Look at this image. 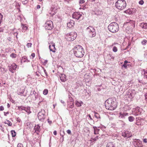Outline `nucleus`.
I'll list each match as a JSON object with an SVG mask.
<instances>
[{"label":"nucleus","instance_id":"e2e57ef3","mask_svg":"<svg viewBox=\"0 0 147 147\" xmlns=\"http://www.w3.org/2000/svg\"><path fill=\"white\" fill-rule=\"evenodd\" d=\"M9 112L8 111L7 112H4V115L5 116H7V114H9Z\"/></svg>","mask_w":147,"mask_h":147},{"label":"nucleus","instance_id":"338daca9","mask_svg":"<svg viewBox=\"0 0 147 147\" xmlns=\"http://www.w3.org/2000/svg\"><path fill=\"white\" fill-rule=\"evenodd\" d=\"M109 56L111 58V59H114V57H113V56L111 54H109Z\"/></svg>","mask_w":147,"mask_h":147},{"label":"nucleus","instance_id":"2eb2a0df","mask_svg":"<svg viewBox=\"0 0 147 147\" xmlns=\"http://www.w3.org/2000/svg\"><path fill=\"white\" fill-rule=\"evenodd\" d=\"M143 120V119L141 117H137L136 118V125H141V121Z\"/></svg>","mask_w":147,"mask_h":147},{"label":"nucleus","instance_id":"7c9ffc66","mask_svg":"<svg viewBox=\"0 0 147 147\" xmlns=\"http://www.w3.org/2000/svg\"><path fill=\"white\" fill-rule=\"evenodd\" d=\"M44 100L43 98L42 97L40 98L39 99V102L38 105L39 106H41L42 105H40V103L43 102Z\"/></svg>","mask_w":147,"mask_h":147},{"label":"nucleus","instance_id":"603ef678","mask_svg":"<svg viewBox=\"0 0 147 147\" xmlns=\"http://www.w3.org/2000/svg\"><path fill=\"white\" fill-rule=\"evenodd\" d=\"M28 0H25L24 1H22V3L23 4H26L28 3Z\"/></svg>","mask_w":147,"mask_h":147},{"label":"nucleus","instance_id":"f8f14e48","mask_svg":"<svg viewBox=\"0 0 147 147\" xmlns=\"http://www.w3.org/2000/svg\"><path fill=\"white\" fill-rule=\"evenodd\" d=\"M142 111V109L138 107L133 111V114L135 116L140 115L141 114V111Z\"/></svg>","mask_w":147,"mask_h":147},{"label":"nucleus","instance_id":"37998d69","mask_svg":"<svg viewBox=\"0 0 147 147\" xmlns=\"http://www.w3.org/2000/svg\"><path fill=\"white\" fill-rule=\"evenodd\" d=\"M131 90H129L127 92V94L129 97V96H131Z\"/></svg>","mask_w":147,"mask_h":147},{"label":"nucleus","instance_id":"39448f33","mask_svg":"<svg viewBox=\"0 0 147 147\" xmlns=\"http://www.w3.org/2000/svg\"><path fill=\"white\" fill-rule=\"evenodd\" d=\"M77 36V34L75 32H72L67 33L65 36V39L68 41H71L74 40Z\"/></svg>","mask_w":147,"mask_h":147},{"label":"nucleus","instance_id":"6ab92c4d","mask_svg":"<svg viewBox=\"0 0 147 147\" xmlns=\"http://www.w3.org/2000/svg\"><path fill=\"white\" fill-rule=\"evenodd\" d=\"M83 104V102L82 101H78L76 100L75 101V105L77 107H80L82 106V104Z\"/></svg>","mask_w":147,"mask_h":147},{"label":"nucleus","instance_id":"4d7b16f0","mask_svg":"<svg viewBox=\"0 0 147 147\" xmlns=\"http://www.w3.org/2000/svg\"><path fill=\"white\" fill-rule=\"evenodd\" d=\"M67 132L69 134H71V132L70 130L68 129L67 130Z\"/></svg>","mask_w":147,"mask_h":147},{"label":"nucleus","instance_id":"8fccbe9b","mask_svg":"<svg viewBox=\"0 0 147 147\" xmlns=\"http://www.w3.org/2000/svg\"><path fill=\"white\" fill-rule=\"evenodd\" d=\"M32 45V44L31 43H28L26 45V46L28 48L31 47Z\"/></svg>","mask_w":147,"mask_h":147},{"label":"nucleus","instance_id":"c85d7f7f","mask_svg":"<svg viewBox=\"0 0 147 147\" xmlns=\"http://www.w3.org/2000/svg\"><path fill=\"white\" fill-rule=\"evenodd\" d=\"M67 106L69 107V108L72 109L74 107V103L70 102L69 103V102H68L67 105Z\"/></svg>","mask_w":147,"mask_h":147},{"label":"nucleus","instance_id":"052dcab7","mask_svg":"<svg viewBox=\"0 0 147 147\" xmlns=\"http://www.w3.org/2000/svg\"><path fill=\"white\" fill-rule=\"evenodd\" d=\"M31 56L32 57V59H33L35 56V54L34 53H32Z\"/></svg>","mask_w":147,"mask_h":147},{"label":"nucleus","instance_id":"a878e982","mask_svg":"<svg viewBox=\"0 0 147 147\" xmlns=\"http://www.w3.org/2000/svg\"><path fill=\"white\" fill-rule=\"evenodd\" d=\"M57 9V7L56 6H54V5H52L51 7V10L52 11H54L55 13L56 12Z\"/></svg>","mask_w":147,"mask_h":147},{"label":"nucleus","instance_id":"4be33fe9","mask_svg":"<svg viewBox=\"0 0 147 147\" xmlns=\"http://www.w3.org/2000/svg\"><path fill=\"white\" fill-rule=\"evenodd\" d=\"M21 26L22 27V32H24L28 29V27L26 24H21Z\"/></svg>","mask_w":147,"mask_h":147},{"label":"nucleus","instance_id":"680f3d73","mask_svg":"<svg viewBox=\"0 0 147 147\" xmlns=\"http://www.w3.org/2000/svg\"><path fill=\"white\" fill-rule=\"evenodd\" d=\"M122 67H124L125 68H126L127 67V65L126 64H125L124 63V64L122 65Z\"/></svg>","mask_w":147,"mask_h":147},{"label":"nucleus","instance_id":"a211bd4d","mask_svg":"<svg viewBox=\"0 0 147 147\" xmlns=\"http://www.w3.org/2000/svg\"><path fill=\"white\" fill-rule=\"evenodd\" d=\"M140 26L142 28L145 29H147V23H142L140 24Z\"/></svg>","mask_w":147,"mask_h":147},{"label":"nucleus","instance_id":"58836bf2","mask_svg":"<svg viewBox=\"0 0 147 147\" xmlns=\"http://www.w3.org/2000/svg\"><path fill=\"white\" fill-rule=\"evenodd\" d=\"M69 96V100L71 102H74L73 101L74 100L72 97H71V95H69L68 96Z\"/></svg>","mask_w":147,"mask_h":147},{"label":"nucleus","instance_id":"0eeeda50","mask_svg":"<svg viewBox=\"0 0 147 147\" xmlns=\"http://www.w3.org/2000/svg\"><path fill=\"white\" fill-rule=\"evenodd\" d=\"M45 24V28L47 30H51L53 27V22L51 20H49L46 22Z\"/></svg>","mask_w":147,"mask_h":147},{"label":"nucleus","instance_id":"72a5a7b5","mask_svg":"<svg viewBox=\"0 0 147 147\" xmlns=\"http://www.w3.org/2000/svg\"><path fill=\"white\" fill-rule=\"evenodd\" d=\"M24 108L25 107L23 106L18 107V109L21 111L24 110Z\"/></svg>","mask_w":147,"mask_h":147},{"label":"nucleus","instance_id":"5701e85b","mask_svg":"<svg viewBox=\"0 0 147 147\" xmlns=\"http://www.w3.org/2000/svg\"><path fill=\"white\" fill-rule=\"evenodd\" d=\"M24 111H25L28 114L30 113H31V111H30V107L29 106L27 107H25Z\"/></svg>","mask_w":147,"mask_h":147},{"label":"nucleus","instance_id":"774afa93","mask_svg":"<svg viewBox=\"0 0 147 147\" xmlns=\"http://www.w3.org/2000/svg\"><path fill=\"white\" fill-rule=\"evenodd\" d=\"M143 142L145 143L147 142V139L146 138H144L143 139Z\"/></svg>","mask_w":147,"mask_h":147},{"label":"nucleus","instance_id":"49530a36","mask_svg":"<svg viewBox=\"0 0 147 147\" xmlns=\"http://www.w3.org/2000/svg\"><path fill=\"white\" fill-rule=\"evenodd\" d=\"M6 120L8 123H7V124H8V125L9 126H11L12 125V123L11 122L7 120Z\"/></svg>","mask_w":147,"mask_h":147},{"label":"nucleus","instance_id":"b1692460","mask_svg":"<svg viewBox=\"0 0 147 147\" xmlns=\"http://www.w3.org/2000/svg\"><path fill=\"white\" fill-rule=\"evenodd\" d=\"M93 128L94 130V134H98V131L100 130V129L97 128L96 126H94Z\"/></svg>","mask_w":147,"mask_h":147},{"label":"nucleus","instance_id":"69168bd1","mask_svg":"<svg viewBox=\"0 0 147 147\" xmlns=\"http://www.w3.org/2000/svg\"><path fill=\"white\" fill-rule=\"evenodd\" d=\"M145 99L146 101L147 102V92L145 94Z\"/></svg>","mask_w":147,"mask_h":147},{"label":"nucleus","instance_id":"473e14b6","mask_svg":"<svg viewBox=\"0 0 147 147\" xmlns=\"http://www.w3.org/2000/svg\"><path fill=\"white\" fill-rule=\"evenodd\" d=\"M11 133L12 137H15L16 135V133L14 130H11Z\"/></svg>","mask_w":147,"mask_h":147},{"label":"nucleus","instance_id":"c756f323","mask_svg":"<svg viewBox=\"0 0 147 147\" xmlns=\"http://www.w3.org/2000/svg\"><path fill=\"white\" fill-rule=\"evenodd\" d=\"M139 141L140 142L138 143H136V146H135L136 147H143L142 142L141 141Z\"/></svg>","mask_w":147,"mask_h":147},{"label":"nucleus","instance_id":"423d86ee","mask_svg":"<svg viewBox=\"0 0 147 147\" xmlns=\"http://www.w3.org/2000/svg\"><path fill=\"white\" fill-rule=\"evenodd\" d=\"M45 111L44 109H41L40 111L39 112L38 114V119L41 121L43 122L46 118L45 115Z\"/></svg>","mask_w":147,"mask_h":147},{"label":"nucleus","instance_id":"6e6d98bb","mask_svg":"<svg viewBox=\"0 0 147 147\" xmlns=\"http://www.w3.org/2000/svg\"><path fill=\"white\" fill-rule=\"evenodd\" d=\"M17 146L18 147H23V144L21 143L18 144Z\"/></svg>","mask_w":147,"mask_h":147},{"label":"nucleus","instance_id":"3c124183","mask_svg":"<svg viewBox=\"0 0 147 147\" xmlns=\"http://www.w3.org/2000/svg\"><path fill=\"white\" fill-rule=\"evenodd\" d=\"M139 3L140 5H142L144 3V1L143 0H140L139 2Z\"/></svg>","mask_w":147,"mask_h":147},{"label":"nucleus","instance_id":"c03bdc74","mask_svg":"<svg viewBox=\"0 0 147 147\" xmlns=\"http://www.w3.org/2000/svg\"><path fill=\"white\" fill-rule=\"evenodd\" d=\"M147 42V40H143L141 42V43L143 45H146Z\"/></svg>","mask_w":147,"mask_h":147},{"label":"nucleus","instance_id":"9d476101","mask_svg":"<svg viewBox=\"0 0 147 147\" xmlns=\"http://www.w3.org/2000/svg\"><path fill=\"white\" fill-rule=\"evenodd\" d=\"M72 18L77 20H78L82 16L80 12H75L72 14Z\"/></svg>","mask_w":147,"mask_h":147},{"label":"nucleus","instance_id":"7ed1b4c3","mask_svg":"<svg viewBox=\"0 0 147 147\" xmlns=\"http://www.w3.org/2000/svg\"><path fill=\"white\" fill-rule=\"evenodd\" d=\"M108 28L110 32L113 33L117 32L119 30L118 25L116 22L111 23L108 26Z\"/></svg>","mask_w":147,"mask_h":147},{"label":"nucleus","instance_id":"20e7f679","mask_svg":"<svg viewBox=\"0 0 147 147\" xmlns=\"http://www.w3.org/2000/svg\"><path fill=\"white\" fill-rule=\"evenodd\" d=\"M115 5L118 9L122 10L126 7V4L125 0H118L116 2Z\"/></svg>","mask_w":147,"mask_h":147},{"label":"nucleus","instance_id":"09e8293b","mask_svg":"<svg viewBox=\"0 0 147 147\" xmlns=\"http://www.w3.org/2000/svg\"><path fill=\"white\" fill-rule=\"evenodd\" d=\"M130 23L132 24H133V28H134L135 27V22L134 21H131Z\"/></svg>","mask_w":147,"mask_h":147},{"label":"nucleus","instance_id":"ea45409f","mask_svg":"<svg viewBox=\"0 0 147 147\" xmlns=\"http://www.w3.org/2000/svg\"><path fill=\"white\" fill-rule=\"evenodd\" d=\"M48 90L47 89H45L43 91V94L45 95H46L48 93Z\"/></svg>","mask_w":147,"mask_h":147},{"label":"nucleus","instance_id":"a18cd8bd","mask_svg":"<svg viewBox=\"0 0 147 147\" xmlns=\"http://www.w3.org/2000/svg\"><path fill=\"white\" fill-rule=\"evenodd\" d=\"M113 51L115 52H116L117 51V49L115 46L113 47Z\"/></svg>","mask_w":147,"mask_h":147},{"label":"nucleus","instance_id":"ddd939ff","mask_svg":"<svg viewBox=\"0 0 147 147\" xmlns=\"http://www.w3.org/2000/svg\"><path fill=\"white\" fill-rule=\"evenodd\" d=\"M34 129L35 132L37 134H38L39 132L41 131L40 126L38 124L36 125L34 127Z\"/></svg>","mask_w":147,"mask_h":147},{"label":"nucleus","instance_id":"6e6552de","mask_svg":"<svg viewBox=\"0 0 147 147\" xmlns=\"http://www.w3.org/2000/svg\"><path fill=\"white\" fill-rule=\"evenodd\" d=\"M87 32L89 33H92V37H94L96 35V33L95 29L91 26H89L87 27L86 29Z\"/></svg>","mask_w":147,"mask_h":147},{"label":"nucleus","instance_id":"0e129e2a","mask_svg":"<svg viewBox=\"0 0 147 147\" xmlns=\"http://www.w3.org/2000/svg\"><path fill=\"white\" fill-rule=\"evenodd\" d=\"M3 18V15L0 13V20H2Z\"/></svg>","mask_w":147,"mask_h":147},{"label":"nucleus","instance_id":"393cba45","mask_svg":"<svg viewBox=\"0 0 147 147\" xmlns=\"http://www.w3.org/2000/svg\"><path fill=\"white\" fill-rule=\"evenodd\" d=\"M25 91V90L24 89H22L20 90V91L18 92V95H20L21 96H25L24 92Z\"/></svg>","mask_w":147,"mask_h":147},{"label":"nucleus","instance_id":"864d4df0","mask_svg":"<svg viewBox=\"0 0 147 147\" xmlns=\"http://www.w3.org/2000/svg\"><path fill=\"white\" fill-rule=\"evenodd\" d=\"M144 57L145 60L146 61H147V53H146L144 54Z\"/></svg>","mask_w":147,"mask_h":147},{"label":"nucleus","instance_id":"412c9836","mask_svg":"<svg viewBox=\"0 0 147 147\" xmlns=\"http://www.w3.org/2000/svg\"><path fill=\"white\" fill-rule=\"evenodd\" d=\"M119 117L122 118H125V117L127 116L128 115V113H119Z\"/></svg>","mask_w":147,"mask_h":147},{"label":"nucleus","instance_id":"a19ab883","mask_svg":"<svg viewBox=\"0 0 147 147\" xmlns=\"http://www.w3.org/2000/svg\"><path fill=\"white\" fill-rule=\"evenodd\" d=\"M16 8L17 9H19V10H20V5H19V3L17 2H16Z\"/></svg>","mask_w":147,"mask_h":147},{"label":"nucleus","instance_id":"e433bc0d","mask_svg":"<svg viewBox=\"0 0 147 147\" xmlns=\"http://www.w3.org/2000/svg\"><path fill=\"white\" fill-rule=\"evenodd\" d=\"M10 56L12 58H16L17 57V55L14 53H12L10 54Z\"/></svg>","mask_w":147,"mask_h":147},{"label":"nucleus","instance_id":"9b49d317","mask_svg":"<svg viewBox=\"0 0 147 147\" xmlns=\"http://www.w3.org/2000/svg\"><path fill=\"white\" fill-rule=\"evenodd\" d=\"M121 135L124 137L127 138H130L132 136L131 133L127 130L124 131L123 132Z\"/></svg>","mask_w":147,"mask_h":147},{"label":"nucleus","instance_id":"de8ad7c7","mask_svg":"<svg viewBox=\"0 0 147 147\" xmlns=\"http://www.w3.org/2000/svg\"><path fill=\"white\" fill-rule=\"evenodd\" d=\"M35 96V100H36V99L39 97V95L37 93L36 94L34 95Z\"/></svg>","mask_w":147,"mask_h":147},{"label":"nucleus","instance_id":"cd10ccee","mask_svg":"<svg viewBox=\"0 0 147 147\" xmlns=\"http://www.w3.org/2000/svg\"><path fill=\"white\" fill-rule=\"evenodd\" d=\"M125 12L126 13H128L129 14H133V11L131 9H128L125 11Z\"/></svg>","mask_w":147,"mask_h":147},{"label":"nucleus","instance_id":"aec40b11","mask_svg":"<svg viewBox=\"0 0 147 147\" xmlns=\"http://www.w3.org/2000/svg\"><path fill=\"white\" fill-rule=\"evenodd\" d=\"M106 147H115V144L113 142H109L107 144Z\"/></svg>","mask_w":147,"mask_h":147},{"label":"nucleus","instance_id":"bb28decb","mask_svg":"<svg viewBox=\"0 0 147 147\" xmlns=\"http://www.w3.org/2000/svg\"><path fill=\"white\" fill-rule=\"evenodd\" d=\"M135 91L134 90H131V96H129V97L130 98H132L135 95L134 92Z\"/></svg>","mask_w":147,"mask_h":147},{"label":"nucleus","instance_id":"f704fd0d","mask_svg":"<svg viewBox=\"0 0 147 147\" xmlns=\"http://www.w3.org/2000/svg\"><path fill=\"white\" fill-rule=\"evenodd\" d=\"M98 139V136H97L96 137H95L94 138H91V141L94 142L95 141H96Z\"/></svg>","mask_w":147,"mask_h":147},{"label":"nucleus","instance_id":"4c0bfd02","mask_svg":"<svg viewBox=\"0 0 147 147\" xmlns=\"http://www.w3.org/2000/svg\"><path fill=\"white\" fill-rule=\"evenodd\" d=\"M36 92L34 90H32L31 91L30 95L31 96H32L33 95H35L36 94Z\"/></svg>","mask_w":147,"mask_h":147},{"label":"nucleus","instance_id":"dca6fc26","mask_svg":"<svg viewBox=\"0 0 147 147\" xmlns=\"http://www.w3.org/2000/svg\"><path fill=\"white\" fill-rule=\"evenodd\" d=\"M74 22L73 20H71L70 21L67 23V26L69 28H71L74 25Z\"/></svg>","mask_w":147,"mask_h":147},{"label":"nucleus","instance_id":"f257e3e1","mask_svg":"<svg viewBox=\"0 0 147 147\" xmlns=\"http://www.w3.org/2000/svg\"><path fill=\"white\" fill-rule=\"evenodd\" d=\"M115 98H108L105 102V104L106 109L111 110L115 109L117 107L116 103L115 101Z\"/></svg>","mask_w":147,"mask_h":147},{"label":"nucleus","instance_id":"5fc2aeb1","mask_svg":"<svg viewBox=\"0 0 147 147\" xmlns=\"http://www.w3.org/2000/svg\"><path fill=\"white\" fill-rule=\"evenodd\" d=\"M79 3L80 4H83L85 3V1L84 0H80Z\"/></svg>","mask_w":147,"mask_h":147},{"label":"nucleus","instance_id":"bf43d9fd","mask_svg":"<svg viewBox=\"0 0 147 147\" xmlns=\"http://www.w3.org/2000/svg\"><path fill=\"white\" fill-rule=\"evenodd\" d=\"M16 120L18 122H20L21 121V119L19 117H18L17 118Z\"/></svg>","mask_w":147,"mask_h":147},{"label":"nucleus","instance_id":"1a4fd4ad","mask_svg":"<svg viewBox=\"0 0 147 147\" xmlns=\"http://www.w3.org/2000/svg\"><path fill=\"white\" fill-rule=\"evenodd\" d=\"M17 65L16 64L13 63L10 65L8 66V67L9 68V69L11 72L12 73H14V71L16 70L17 67Z\"/></svg>","mask_w":147,"mask_h":147},{"label":"nucleus","instance_id":"f3484780","mask_svg":"<svg viewBox=\"0 0 147 147\" xmlns=\"http://www.w3.org/2000/svg\"><path fill=\"white\" fill-rule=\"evenodd\" d=\"M55 45L54 44H53L52 46L50 45L49 46V48L50 51H52L53 53H55V51L54 50L56 49L55 47Z\"/></svg>","mask_w":147,"mask_h":147},{"label":"nucleus","instance_id":"c9c22d12","mask_svg":"<svg viewBox=\"0 0 147 147\" xmlns=\"http://www.w3.org/2000/svg\"><path fill=\"white\" fill-rule=\"evenodd\" d=\"M102 14V12L101 11H98L97 12L95 13V14L97 15H101Z\"/></svg>","mask_w":147,"mask_h":147},{"label":"nucleus","instance_id":"f03ea898","mask_svg":"<svg viewBox=\"0 0 147 147\" xmlns=\"http://www.w3.org/2000/svg\"><path fill=\"white\" fill-rule=\"evenodd\" d=\"M73 49L74 54L76 57L81 58L84 55V50L81 46L77 45L75 46Z\"/></svg>","mask_w":147,"mask_h":147},{"label":"nucleus","instance_id":"13d9d810","mask_svg":"<svg viewBox=\"0 0 147 147\" xmlns=\"http://www.w3.org/2000/svg\"><path fill=\"white\" fill-rule=\"evenodd\" d=\"M4 107L3 106H1L0 107V111H3L4 110Z\"/></svg>","mask_w":147,"mask_h":147},{"label":"nucleus","instance_id":"79ce46f5","mask_svg":"<svg viewBox=\"0 0 147 147\" xmlns=\"http://www.w3.org/2000/svg\"><path fill=\"white\" fill-rule=\"evenodd\" d=\"M94 116L97 119L100 118L99 115L97 113H95Z\"/></svg>","mask_w":147,"mask_h":147},{"label":"nucleus","instance_id":"2f4dec72","mask_svg":"<svg viewBox=\"0 0 147 147\" xmlns=\"http://www.w3.org/2000/svg\"><path fill=\"white\" fill-rule=\"evenodd\" d=\"M128 119L130 122H132L134 120L135 118L133 116H130L128 117Z\"/></svg>","mask_w":147,"mask_h":147},{"label":"nucleus","instance_id":"4468645a","mask_svg":"<svg viewBox=\"0 0 147 147\" xmlns=\"http://www.w3.org/2000/svg\"><path fill=\"white\" fill-rule=\"evenodd\" d=\"M60 80L62 82H65L66 80V76L64 74H61L60 76Z\"/></svg>","mask_w":147,"mask_h":147}]
</instances>
